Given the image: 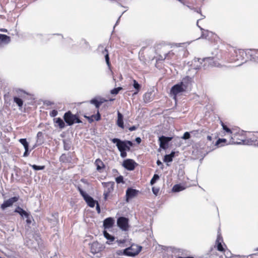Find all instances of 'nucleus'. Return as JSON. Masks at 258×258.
<instances>
[{"label": "nucleus", "instance_id": "1", "mask_svg": "<svg viewBox=\"0 0 258 258\" xmlns=\"http://www.w3.org/2000/svg\"><path fill=\"white\" fill-rule=\"evenodd\" d=\"M214 249L223 253L225 255L226 258L231 257V253L227 249V245L224 242L222 236L219 231L218 232L217 239L214 247L212 248L210 251L211 254H212V252Z\"/></svg>", "mask_w": 258, "mask_h": 258}, {"label": "nucleus", "instance_id": "2", "mask_svg": "<svg viewBox=\"0 0 258 258\" xmlns=\"http://www.w3.org/2000/svg\"><path fill=\"white\" fill-rule=\"evenodd\" d=\"M111 141L113 143L116 144L122 158H125L127 156L126 151H130L131 147L134 145L132 141L128 140L122 141L117 138L112 139Z\"/></svg>", "mask_w": 258, "mask_h": 258}, {"label": "nucleus", "instance_id": "3", "mask_svg": "<svg viewBox=\"0 0 258 258\" xmlns=\"http://www.w3.org/2000/svg\"><path fill=\"white\" fill-rule=\"evenodd\" d=\"M187 89V86L184 84L182 82L174 85L172 87L170 96L172 97L173 99L175 101L177 100V96L178 94L185 92Z\"/></svg>", "mask_w": 258, "mask_h": 258}, {"label": "nucleus", "instance_id": "4", "mask_svg": "<svg viewBox=\"0 0 258 258\" xmlns=\"http://www.w3.org/2000/svg\"><path fill=\"white\" fill-rule=\"evenodd\" d=\"M63 119L68 125H72L75 123L82 122L79 116L77 114H73L71 111H68L64 113Z\"/></svg>", "mask_w": 258, "mask_h": 258}, {"label": "nucleus", "instance_id": "5", "mask_svg": "<svg viewBox=\"0 0 258 258\" xmlns=\"http://www.w3.org/2000/svg\"><path fill=\"white\" fill-rule=\"evenodd\" d=\"M246 140L245 136L239 131L235 132L231 136L229 143L233 144H241L244 143Z\"/></svg>", "mask_w": 258, "mask_h": 258}, {"label": "nucleus", "instance_id": "6", "mask_svg": "<svg viewBox=\"0 0 258 258\" xmlns=\"http://www.w3.org/2000/svg\"><path fill=\"white\" fill-rule=\"evenodd\" d=\"M142 246H139L136 244H132L130 247L124 249L125 255L134 256L138 254L141 251Z\"/></svg>", "mask_w": 258, "mask_h": 258}, {"label": "nucleus", "instance_id": "7", "mask_svg": "<svg viewBox=\"0 0 258 258\" xmlns=\"http://www.w3.org/2000/svg\"><path fill=\"white\" fill-rule=\"evenodd\" d=\"M78 190L81 195L83 197L84 200L87 203V205L91 208L95 207V204L97 202L95 201L91 197L87 194L80 187H78Z\"/></svg>", "mask_w": 258, "mask_h": 258}, {"label": "nucleus", "instance_id": "8", "mask_svg": "<svg viewBox=\"0 0 258 258\" xmlns=\"http://www.w3.org/2000/svg\"><path fill=\"white\" fill-rule=\"evenodd\" d=\"M159 250L162 253L163 258H173L172 254L174 251L173 249L171 247L159 245Z\"/></svg>", "mask_w": 258, "mask_h": 258}, {"label": "nucleus", "instance_id": "9", "mask_svg": "<svg viewBox=\"0 0 258 258\" xmlns=\"http://www.w3.org/2000/svg\"><path fill=\"white\" fill-rule=\"evenodd\" d=\"M17 93L19 97H14V101L20 108H22L23 105V101L22 99H24L28 94L25 91L22 90L17 91Z\"/></svg>", "mask_w": 258, "mask_h": 258}, {"label": "nucleus", "instance_id": "10", "mask_svg": "<svg viewBox=\"0 0 258 258\" xmlns=\"http://www.w3.org/2000/svg\"><path fill=\"white\" fill-rule=\"evenodd\" d=\"M90 248L91 252L95 254L102 251L105 248V246L96 241L90 244Z\"/></svg>", "mask_w": 258, "mask_h": 258}, {"label": "nucleus", "instance_id": "11", "mask_svg": "<svg viewBox=\"0 0 258 258\" xmlns=\"http://www.w3.org/2000/svg\"><path fill=\"white\" fill-rule=\"evenodd\" d=\"M117 225L123 231H127L129 228L128 219L120 217L117 219Z\"/></svg>", "mask_w": 258, "mask_h": 258}, {"label": "nucleus", "instance_id": "12", "mask_svg": "<svg viewBox=\"0 0 258 258\" xmlns=\"http://www.w3.org/2000/svg\"><path fill=\"white\" fill-rule=\"evenodd\" d=\"M172 139V137H165L162 136L159 137V146L160 147L164 150H166L168 147V143Z\"/></svg>", "mask_w": 258, "mask_h": 258}, {"label": "nucleus", "instance_id": "13", "mask_svg": "<svg viewBox=\"0 0 258 258\" xmlns=\"http://www.w3.org/2000/svg\"><path fill=\"white\" fill-rule=\"evenodd\" d=\"M136 162L130 159H125L122 163V166L128 170H133L135 168Z\"/></svg>", "mask_w": 258, "mask_h": 258}, {"label": "nucleus", "instance_id": "14", "mask_svg": "<svg viewBox=\"0 0 258 258\" xmlns=\"http://www.w3.org/2000/svg\"><path fill=\"white\" fill-rule=\"evenodd\" d=\"M19 200L18 197H14L11 198H10L7 201H5L3 204L1 205V208L2 210H5L6 208L10 207L13 205V204L17 202Z\"/></svg>", "mask_w": 258, "mask_h": 258}, {"label": "nucleus", "instance_id": "15", "mask_svg": "<svg viewBox=\"0 0 258 258\" xmlns=\"http://www.w3.org/2000/svg\"><path fill=\"white\" fill-rule=\"evenodd\" d=\"M139 192V190L133 189L132 188H128L126 190V201L128 202V200L136 197Z\"/></svg>", "mask_w": 258, "mask_h": 258}, {"label": "nucleus", "instance_id": "16", "mask_svg": "<svg viewBox=\"0 0 258 258\" xmlns=\"http://www.w3.org/2000/svg\"><path fill=\"white\" fill-rule=\"evenodd\" d=\"M114 224V220L113 218H107L103 221V227L105 229H109L112 227Z\"/></svg>", "mask_w": 258, "mask_h": 258}, {"label": "nucleus", "instance_id": "17", "mask_svg": "<svg viewBox=\"0 0 258 258\" xmlns=\"http://www.w3.org/2000/svg\"><path fill=\"white\" fill-rule=\"evenodd\" d=\"M10 41L11 38L10 36L5 34H0V47L3 46L4 45L8 44Z\"/></svg>", "mask_w": 258, "mask_h": 258}, {"label": "nucleus", "instance_id": "18", "mask_svg": "<svg viewBox=\"0 0 258 258\" xmlns=\"http://www.w3.org/2000/svg\"><path fill=\"white\" fill-rule=\"evenodd\" d=\"M94 163L96 166V170L100 172H101L105 168V164L99 158L97 159Z\"/></svg>", "mask_w": 258, "mask_h": 258}, {"label": "nucleus", "instance_id": "19", "mask_svg": "<svg viewBox=\"0 0 258 258\" xmlns=\"http://www.w3.org/2000/svg\"><path fill=\"white\" fill-rule=\"evenodd\" d=\"M102 185L104 187H105V189L104 190V191L107 192H108L109 194H110L113 190V182H102Z\"/></svg>", "mask_w": 258, "mask_h": 258}, {"label": "nucleus", "instance_id": "20", "mask_svg": "<svg viewBox=\"0 0 258 258\" xmlns=\"http://www.w3.org/2000/svg\"><path fill=\"white\" fill-rule=\"evenodd\" d=\"M84 117L87 118L88 120V121L90 123H92L94 120L96 121H98L101 118V115L99 112V111H97V113L96 115H92L91 116H88L86 115H85Z\"/></svg>", "mask_w": 258, "mask_h": 258}, {"label": "nucleus", "instance_id": "21", "mask_svg": "<svg viewBox=\"0 0 258 258\" xmlns=\"http://www.w3.org/2000/svg\"><path fill=\"white\" fill-rule=\"evenodd\" d=\"M123 118V117L122 114L120 112L118 111L116 124L119 127H121V128H124Z\"/></svg>", "mask_w": 258, "mask_h": 258}, {"label": "nucleus", "instance_id": "22", "mask_svg": "<svg viewBox=\"0 0 258 258\" xmlns=\"http://www.w3.org/2000/svg\"><path fill=\"white\" fill-rule=\"evenodd\" d=\"M106 100L104 99H101L100 101H98L96 99H93L90 100V103L95 105L96 108L98 109L100 105Z\"/></svg>", "mask_w": 258, "mask_h": 258}, {"label": "nucleus", "instance_id": "23", "mask_svg": "<svg viewBox=\"0 0 258 258\" xmlns=\"http://www.w3.org/2000/svg\"><path fill=\"white\" fill-rule=\"evenodd\" d=\"M221 125L223 130L228 134L231 137L232 136V134L235 132V130L230 129L227 127L226 125H225L223 122H221Z\"/></svg>", "mask_w": 258, "mask_h": 258}, {"label": "nucleus", "instance_id": "24", "mask_svg": "<svg viewBox=\"0 0 258 258\" xmlns=\"http://www.w3.org/2000/svg\"><path fill=\"white\" fill-rule=\"evenodd\" d=\"M104 236L108 240L107 241V243L108 244H110L112 242H113L115 238L114 236L110 235L106 231L104 230L103 231Z\"/></svg>", "mask_w": 258, "mask_h": 258}, {"label": "nucleus", "instance_id": "25", "mask_svg": "<svg viewBox=\"0 0 258 258\" xmlns=\"http://www.w3.org/2000/svg\"><path fill=\"white\" fill-rule=\"evenodd\" d=\"M102 53L105 56V61L109 68H111V63L109 61V57L108 50L106 48H105L102 51Z\"/></svg>", "mask_w": 258, "mask_h": 258}, {"label": "nucleus", "instance_id": "26", "mask_svg": "<svg viewBox=\"0 0 258 258\" xmlns=\"http://www.w3.org/2000/svg\"><path fill=\"white\" fill-rule=\"evenodd\" d=\"M59 161L62 163H70L71 161V158L66 154H62L59 158Z\"/></svg>", "mask_w": 258, "mask_h": 258}, {"label": "nucleus", "instance_id": "27", "mask_svg": "<svg viewBox=\"0 0 258 258\" xmlns=\"http://www.w3.org/2000/svg\"><path fill=\"white\" fill-rule=\"evenodd\" d=\"M175 156V152L174 151H172L170 154L166 155L164 156L163 161L165 162H170L172 161L173 158Z\"/></svg>", "mask_w": 258, "mask_h": 258}, {"label": "nucleus", "instance_id": "28", "mask_svg": "<svg viewBox=\"0 0 258 258\" xmlns=\"http://www.w3.org/2000/svg\"><path fill=\"white\" fill-rule=\"evenodd\" d=\"M15 212L18 213L22 216H24L26 218L29 217V214L20 207H18Z\"/></svg>", "mask_w": 258, "mask_h": 258}, {"label": "nucleus", "instance_id": "29", "mask_svg": "<svg viewBox=\"0 0 258 258\" xmlns=\"http://www.w3.org/2000/svg\"><path fill=\"white\" fill-rule=\"evenodd\" d=\"M133 87L136 89V92L134 93V95L137 94L141 88V85L138 83V82L136 80H134Z\"/></svg>", "mask_w": 258, "mask_h": 258}, {"label": "nucleus", "instance_id": "30", "mask_svg": "<svg viewBox=\"0 0 258 258\" xmlns=\"http://www.w3.org/2000/svg\"><path fill=\"white\" fill-rule=\"evenodd\" d=\"M55 123H56L60 128H63L65 126V123L60 117L56 118Z\"/></svg>", "mask_w": 258, "mask_h": 258}, {"label": "nucleus", "instance_id": "31", "mask_svg": "<svg viewBox=\"0 0 258 258\" xmlns=\"http://www.w3.org/2000/svg\"><path fill=\"white\" fill-rule=\"evenodd\" d=\"M151 93H146L144 95V100L146 102H149L151 101Z\"/></svg>", "mask_w": 258, "mask_h": 258}, {"label": "nucleus", "instance_id": "32", "mask_svg": "<svg viewBox=\"0 0 258 258\" xmlns=\"http://www.w3.org/2000/svg\"><path fill=\"white\" fill-rule=\"evenodd\" d=\"M19 142L20 143H21L23 145V146H24L25 149V148H29V144L27 142V141L26 139H20L19 140Z\"/></svg>", "mask_w": 258, "mask_h": 258}, {"label": "nucleus", "instance_id": "33", "mask_svg": "<svg viewBox=\"0 0 258 258\" xmlns=\"http://www.w3.org/2000/svg\"><path fill=\"white\" fill-rule=\"evenodd\" d=\"M30 166L35 170H43L45 168V166H37L36 165H30Z\"/></svg>", "mask_w": 258, "mask_h": 258}, {"label": "nucleus", "instance_id": "34", "mask_svg": "<svg viewBox=\"0 0 258 258\" xmlns=\"http://www.w3.org/2000/svg\"><path fill=\"white\" fill-rule=\"evenodd\" d=\"M236 56H238V55L241 56L242 57H243L244 55H246V52L243 49H240L238 50V51L236 52ZM244 59V57L241 59V60H243Z\"/></svg>", "mask_w": 258, "mask_h": 258}, {"label": "nucleus", "instance_id": "35", "mask_svg": "<svg viewBox=\"0 0 258 258\" xmlns=\"http://www.w3.org/2000/svg\"><path fill=\"white\" fill-rule=\"evenodd\" d=\"M159 179V176L158 174H155L150 181V184L153 185Z\"/></svg>", "mask_w": 258, "mask_h": 258}, {"label": "nucleus", "instance_id": "36", "mask_svg": "<svg viewBox=\"0 0 258 258\" xmlns=\"http://www.w3.org/2000/svg\"><path fill=\"white\" fill-rule=\"evenodd\" d=\"M122 89V87H119L117 88H115L111 90V94L113 95H116L118 93L119 91Z\"/></svg>", "mask_w": 258, "mask_h": 258}, {"label": "nucleus", "instance_id": "37", "mask_svg": "<svg viewBox=\"0 0 258 258\" xmlns=\"http://www.w3.org/2000/svg\"><path fill=\"white\" fill-rule=\"evenodd\" d=\"M173 190L174 191L178 192L182 190V188L180 185L178 184H176L173 186Z\"/></svg>", "mask_w": 258, "mask_h": 258}, {"label": "nucleus", "instance_id": "38", "mask_svg": "<svg viewBox=\"0 0 258 258\" xmlns=\"http://www.w3.org/2000/svg\"><path fill=\"white\" fill-rule=\"evenodd\" d=\"M210 34L212 35V32L206 30L203 32L202 36L207 39L208 36Z\"/></svg>", "mask_w": 258, "mask_h": 258}, {"label": "nucleus", "instance_id": "39", "mask_svg": "<svg viewBox=\"0 0 258 258\" xmlns=\"http://www.w3.org/2000/svg\"><path fill=\"white\" fill-rule=\"evenodd\" d=\"M115 180H116V182L117 183H123L124 182H123V176H121V175H120L118 177H117L115 179Z\"/></svg>", "mask_w": 258, "mask_h": 258}, {"label": "nucleus", "instance_id": "40", "mask_svg": "<svg viewBox=\"0 0 258 258\" xmlns=\"http://www.w3.org/2000/svg\"><path fill=\"white\" fill-rule=\"evenodd\" d=\"M152 191L153 192V194L155 195V196H157V195L158 194L159 192V188L158 187H152Z\"/></svg>", "mask_w": 258, "mask_h": 258}, {"label": "nucleus", "instance_id": "41", "mask_svg": "<svg viewBox=\"0 0 258 258\" xmlns=\"http://www.w3.org/2000/svg\"><path fill=\"white\" fill-rule=\"evenodd\" d=\"M58 112L56 110L53 109L50 112V115L51 117H55L57 115Z\"/></svg>", "mask_w": 258, "mask_h": 258}, {"label": "nucleus", "instance_id": "42", "mask_svg": "<svg viewBox=\"0 0 258 258\" xmlns=\"http://www.w3.org/2000/svg\"><path fill=\"white\" fill-rule=\"evenodd\" d=\"M190 137V134L188 132H185L183 134V136L182 137V138L184 140H187L189 139Z\"/></svg>", "mask_w": 258, "mask_h": 258}, {"label": "nucleus", "instance_id": "43", "mask_svg": "<svg viewBox=\"0 0 258 258\" xmlns=\"http://www.w3.org/2000/svg\"><path fill=\"white\" fill-rule=\"evenodd\" d=\"M227 142L226 140L225 139H219L217 142H216V145H220L221 143L222 142H224V143H226Z\"/></svg>", "mask_w": 258, "mask_h": 258}, {"label": "nucleus", "instance_id": "44", "mask_svg": "<svg viewBox=\"0 0 258 258\" xmlns=\"http://www.w3.org/2000/svg\"><path fill=\"white\" fill-rule=\"evenodd\" d=\"M109 195L110 194H109L108 192H107L105 191H104L103 196L105 201H106L107 200V198L109 197Z\"/></svg>", "mask_w": 258, "mask_h": 258}, {"label": "nucleus", "instance_id": "45", "mask_svg": "<svg viewBox=\"0 0 258 258\" xmlns=\"http://www.w3.org/2000/svg\"><path fill=\"white\" fill-rule=\"evenodd\" d=\"M116 253L118 255H125V253L124 252V250H117V251H116Z\"/></svg>", "mask_w": 258, "mask_h": 258}, {"label": "nucleus", "instance_id": "46", "mask_svg": "<svg viewBox=\"0 0 258 258\" xmlns=\"http://www.w3.org/2000/svg\"><path fill=\"white\" fill-rule=\"evenodd\" d=\"M96 210H97V212L98 214H100V212H101V209H100V206L98 204V202L96 203Z\"/></svg>", "mask_w": 258, "mask_h": 258}, {"label": "nucleus", "instance_id": "47", "mask_svg": "<svg viewBox=\"0 0 258 258\" xmlns=\"http://www.w3.org/2000/svg\"><path fill=\"white\" fill-rule=\"evenodd\" d=\"M25 152L24 153L23 156L27 157L28 156L29 153V148H25Z\"/></svg>", "mask_w": 258, "mask_h": 258}, {"label": "nucleus", "instance_id": "48", "mask_svg": "<svg viewBox=\"0 0 258 258\" xmlns=\"http://www.w3.org/2000/svg\"><path fill=\"white\" fill-rule=\"evenodd\" d=\"M126 240L125 239H120L117 240L116 242L119 244H123L125 242Z\"/></svg>", "mask_w": 258, "mask_h": 258}, {"label": "nucleus", "instance_id": "49", "mask_svg": "<svg viewBox=\"0 0 258 258\" xmlns=\"http://www.w3.org/2000/svg\"><path fill=\"white\" fill-rule=\"evenodd\" d=\"M137 127L134 125V126H132L129 127L128 130L132 132V131H135L136 130H137Z\"/></svg>", "mask_w": 258, "mask_h": 258}, {"label": "nucleus", "instance_id": "50", "mask_svg": "<svg viewBox=\"0 0 258 258\" xmlns=\"http://www.w3.org/2000/svg\"><path fill=\"white\" fill-rule=\"evenodd\" d=\"M136 141L138 144H140L141 143V139L140 137H137L136 138Z\"/></svg>", "mask_w": 258, "mask_h": 258}, {"label": "nucleus", "instance_id": "51", "mask_svg": "<svg viewBox=\"0 0 258 258\" xmlns=\"http://www.w3.org/2000/svg\"><path fill=\"white\" fill-rule=\"evenodd\" d=\"M177 258H194V257L191 256H183V257L179 256Z\"/></svg>", "mask_w": 258, "mask_h": 258}, {"label": "nucleus", "instance_id": "52", "mask_svg": "<svg viewBox=\"0 0 258 258\" xmlns=\"http://www.w3.org/2000/svg\"><path fill=\"white\" fill-rule=\"evenodd\" d=\"M207 139L209 140V141H211L212 139V138L211 136H207Z\"/></svg>", "mask_w": 258, "mask_h": 258}, {"label": "nucleus", "instance_id": "53", "mask_svg": "<svg viewBox=\"0 0 258 258\" xmlns=\"http://www.w3.org/2000/svg\"><path fill=\"white\" fill-rule=\"evenodd\" d=\"M0 31L4 32H7V30L6 29H0Z\"/></svg>", "mask_w": 258, "mask_h": 258}, {"label": "nucleus", "instance_id": "54", "mask_svg": "<svg viewBox=\"0 0 258 258\" xmlns=\"http://www.w3.org/2000/svg\"><path fill=\"white\" fill-rule=\"evenodd\" d=\"M42 135V132H39L38 133H37V136H41V135Z\"/></svg>", "mask_w": 258, "mask_h": 258}, {"label": "nucleus", "instance_id": "55", "mask_svg": "<svg viewBox=\"0 0 258 258\" xmlns=\"http://www.w3.org/2000/svg\"><path fill=\"white\" fill-rule=\"evenodd\" d=\"M157 164L158 165H159L162 164V163H161V162L160 160H158V161H157Z\"/></svg>", "mask_w": 258, "mask_h": 258}, {"label": "nucleus", "instance_id": "56", "mask_svg": "<svg viewBox=\"0 0 258 258\" xmlns=\"http://www.w3.org/2000/svg\"><path fill=\"white\" fill-rule=\"evenodd\" d=\"M26 222L28 224H30L31 222V220L30 219H27Z\"/></svg>", "mask_w": 258, "mask_h": 258}, {"label": "nucleus", "instance_id": "57", "mask_svg": "<svg viewBox=\"0 0 258 258\" xmlns=\"http://www.w3.org/2000/svg\"><path fill=\"white\" fill-rule=\"evenodd\" d=\"M177 1H179V2H180L181 3L184 4V2L183 0H177Z\"/></svg>", "mask_w": 258, "mask_h": 258}, {"label": "nucleus", "instance_id": "58", "mask_svg": "<svg viewBox=\"0 0 258 258\" xmlns=\"http://www.w3.org/2000/svg\"><path fill=\"white\" fill-rule=\"evenodd\" d=\"M240 59V58H237V60H239V59Z\"/></svg>", "mask_w": 258, "mask_h": 258}, {"label": "nucleus", "instance_id": "59", "mask_svg": "<svg viewBox=\"0 0 258 258\" xmlns=\"http://www.w3.org/2000/svg\"><path fill=\"white\" fill-rule=\"evenodd\" d=\"M221 258H223L222 257Z\"/></svg>", "mask_w": 258, "mask_h": 258}]
</instances>
